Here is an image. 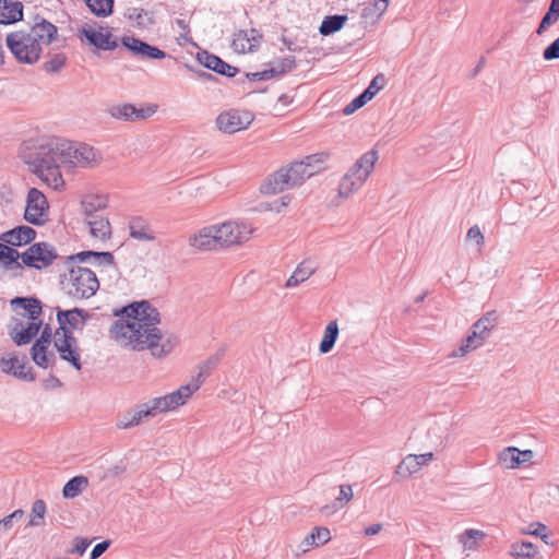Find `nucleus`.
I'll return each instance as SVG.
<instances>
[{"instance_id": "52", "label": "nucleus", "mask_w": 559, "mask_h": 559, "mask_svg": "<svg viewBox=\"0 0 559 559\" xmlns=\"http://www.w3.org/2000/svg\"><path fill=\"white\" fill-rule=\"evenodd\" d=\"M311 534L314 536L317 540V547L325 545L331 539V533L328 527L324 526H316Z\"/></svg>"}, {"instance_id": "8", "label": "nucleus", "mask_w": 559, "mask_h": 559, "mask_svg": "<svg viewBox=\"0 0 559 559\" xmlns=\"http://www.w3.org/2000/svg\"><path fill=\"white\" fill-rule=\"evenodd\" d=\"M20 259L22 267L43 270L59 259V254L51 243L39 241L32 243L25 251L20 252Z\"/></svg>"}, {"instance_id": "39", "label": "nucleus", "mask_w": 559, "mask_h": 559, "mask_svg": "<svg viewBox=\"0 0 559 559\" xmlns=\"http://www.w3.org/2000/svg\"><path fill=\"white\" fill-rule=\"evenodd\" d=\"M559 21V0H551L548 11L543 16L537 28V34L542 35L547 28Z\"/></svg>"}, {"instance_id": "36", "label": "nucleus", "mask_w": 559, "mask_h": 559, "mask_svg": "<svg viewBox=\"0 0 559 559\" xmlns=\"http://www.w3.org/2000/svg\"><path fill=\"white\" fill-rule=\"evenodd\" d=\"M88 479L85 476L72 477L63 487L62 495L67 499L78 497L82 490L87 487Z\"/></svg>"}, {"instance_id": "21", "label": "nucleus", "mask_w": 559, "mask_h": 559, "mask_svg": "<svg viewBox=\"0 0 559 559\" xmlns=\"http://www.w3.org/2000/svg\"><path fill=\"white\" fill-rule=\"evenodd\" d=\"M130 237L142 242L154 241L156 235L148 221L142 216H133L129 219Z\"/></svg>"}, {"instance_id": "4", "label": "nucleus", "mask_w": 559, "mask_h": 559, "mask_svg": "<svg viewBox=\"0 0 559 559\" xmlns=\"http://www.w3.org/2000/svg\"><path fill=\"white\" fill-rule=\"evenodd\" d=\"M91 258L98 265H110L114 263V255L108 251H82L68 257L69 271L61 278L60 284L64 294L74 300L88 299L99 288V282L95 272L76 264V262H86Z\"/></svg>"}, {"instance_id": "61", "label": "nucleus", "mask_w": 559, "mask_h": 559, "mask_svg": "<svg viewBox=\"0 0 559 559\" xmlns=\"http://www.w3.org/2000/svg\"><path fill=\"white\" fill-rule=\"evenodd\" d=\"M472 332L475 333L478 337H480V340H483L484 342L489 336V333H490L488 331V328H486V325L481 324L478 328V320L473 324Z\"/></svg>"}, {"instance_id": "18", "label": "nucleus", "mask_w": 559, "mask_h": 559, "mask_svg": "<svg viewBox=\"0 0 559 559\" xmlns=\"http://www.w3.org/2000/svg\"><path fill=\"white\" fill-rule=\"evenodd\" d=\"M191 247L199 250L211 251L221 249L215 225L203 227L189 239Z\"/></svg>"}, {"instance_id": "37", "label": "nucleus", "mask_w": 559, "mask_h": 559, "mask_svg": "<svg viewBox=\"0 0 559 559\" xmlns=\"http://www.w3.org/2000/svg\"><path fill=\"white\" fill-rule=\"evenodd\" d=\"M31 355L33 361L40 368H48L50 366V360H55V355L52 353L48 354V346L40 345L37 346L36 343L33 344L31 348Z\"/></svg>"}, {"instance_id": "50", "label": "nucleus", "mask_w": 559, "mask_h": 559, "mask_svg": "<svg viewBox=\"0 0 559 559\" xmlns=\"http://www.w3.org/2000/svg\"><path fill=\"white\" fill-rule=\"evenodd\" d=\"M526 535L539 537L546 545H549V534L546 525L542 523H532L526 528Z\"/></svg>"}, {"instance_id": "6", "label": "nucleus", "mask_w": 559, "mask_h": 559, "mask_svg": "<svg viewBox=\"0 0 559 559\" xmlns=\"http://www.w3.org/2000/svg\"><path fill=\"white\" fill-rule=\"evenodd\" d=\"M324 160V154H313L306 156L301 160L293 162L270 175L261 186V192L264 194H276L300 186L306 179L321 169V164Z\"/></svg>"}, {"instance_id": "40", "label": "nucleus", "mask_w": 559, "mask_h": 559, "mask_svg": "<svg viewBox=\"0 0 559 559\" xmlns=\"http://www.w3.org/2000/svg\"><path fill=\"white\" fill-rule=\"evenodd\" d=\"M126 16L129 20L136 21L138 26L143 28H146L155 23L153 13L141 8H129L127 10Z\"/></svg>"}, {"instance_id": "31", "label": "nucleus", "mask_w": 559, "mask_h": 559, "mask_svg": "<svg viewBox=\"0 0 559 559\" xmlns=\"http://www.w3.org/2000/svg\"><path fill=\"white\" fill-rule=\"evenodd\" d=\"M524 451H520L514 447H508L499 453L498 461L506 468H514L524 461L522 459Z\"/></svg>"}, {"instance_id": "34", "label": "nucleus", "mask_w": 559, "mask_h": 559, "mask_svg": "<svg viewBox=\"0 0 559 559\" xmlns=\"http://www.w3.org/2000/svg\"><path fill=\"white\" fill-rule=\"evenodd\" d=\"M340 330L336 320L330 321L325 326L323 338L320 343L319 349L322 354H326L332 350L337 340Z\"/></svg>"}, {"instance_id": "19", "label": "nucleus", "mask_w": 559, "mask_h": 559, "mask_svg": "<svg viewBox=\"0 0 559 559\" xmlns=\"http://www.w3.org/2000/svg\"><path fill=\"white\" fill-rule=\"evenodd\" d=\"M197 59L203 67L227 78H234L239 71L238 68L228 64L219 57L205 50L198 52Z\"/></svg>"}, {"instance_id": "53", "label": "nucleus", "mask_w": 559, "mask_h": 559, "mask_svg": "<svg viewBox=\"0 0 559 559\" xmlns=\"http://www.w3.org/2000/svg\"><path fill=\"white\" fill-rule=\"evenodd\" d=\"M543 58L546 61L559 59V37L544 49Z\"/></svg>"}, {"instance_id": "46", "label": "nucleus", "mask_w": 559, "mask_h": 559, "mask_svg": "<svg viewBox=\"0 0 559 559\" xmlns=\"http://www.w3.org/2000/svg\"><path fill=\"white\" fill-rule=\"evenodd\" d=\"M419 471L418 461L414 456V454H408L405 456L402 462L396 467V475L401 477H409L411 475L417 473Z\"/></svg>"}, {"instance_id": "55", "label": "nucleus", "mask_w": 559, "mask_h": 559, "mask_svg": "<svg viewBox=\"0 0 559 559\" xmlns=\"http://www.w3.org/2000/svg\"><path fill=\"white\" fill-rule=\"evenodd\" d=\"M246 76L252 82L265 81L274 78V71H272V69L270 68L260 72L247 73Z\"/></svg>"}, {"instance_id": "24", "label": "nucleus", "mask_w": 559, "mask_h": 559, "mask_svg": "<svg viewBox=\"0 0 559 559\" xmlns=\"http://www.w3.org/2000/svg\"><path fill=\"white\" fill-rule=\"evenodd\" d=\"M20 252L12 248L10 245L2 241L0 248V263L2 264L5 271H19L21 274L22 263L19 261Z\"/></svg>"}, {"instance_id": "10", "label": "nucleus", "mask_w": 559, "mask_h": 559, "mask_svg": "<svg viewBox=\"0 0 559 559\" xmlns=\"http://www.w3.org/2000/svg\"><path fill=\"white\" fill-rule=\"evenodd\" d=\"M48 210L45 194L36 188L29 189L24 212L25 221L35 226H43L48 221Z\"/></svg>"}, {"instance_id": "14", "label": "nucleus", "mask_w": 559, "mask_h": 559, "mask_svg": "<svg viewBox=\"0 0 559 559\" xmlns=\"http://www.w3.org/2000/svg\"><path fill=\"white\" fill-rule=\"evenodd\" d=\"M108 115L117 120L135 121L151 117L155 109L153 108H136L132 104L111 105L107 108Z\"/></svg>"}, {"instance_id": "60", "label": "nucleus", "mask_w": 559, "mask_h": 559, "mask_svg": "<svg viewBox=\"0 0 559 559\" xmlns=\"http://www.w3.org/2000/svg\"><path fill=\"white\" fill-rule=\"evenodd\" d=\"M109 546H110L109 540H104V542L96 544L91 551V559L99 558L108 549Z\"/></svg>"}, {"instance_id": "58", "label": "nucleus", "mask_w": 559, "mask_h": 559, "mask_svg": "<svg viewBox=\"0 0 559 559\" xmlns=\"http://www.w3.org/2000/svg\"><path fill=\"white\" fill-rule=\"evenodd\" d=\"M467 239L469 240H476L477 245L478 246H481L484 243V235L480 230V228L475 225V226H472L468 230H467V235H466Z\"/></svg>"}, {"instance_id": "25", "label": "nucleus", "mask_w": 559, "mask_h": 559, "mask_svg": "<svg viewBox=\"0 0 559 559\" xmlns=\"http://www.w3.org/2000/svg\"><path fill=\"white\" fill-rule=\"evenodd\" d=\"M11 306L16 312L23 309L32 320H37L41 313L40 301L36 298L15 297L11 300Z\"/></svg>"}, {"instance_id": "54", "label": "nucleus", "mask_w": 559, "mask_h": 559, "mask_svg": "<svg viewBox=\"0 0 559 559\" xmlns=\"http://www.w3.org/2000/svg\"><path fill=\"white\" fill-rule=\"evenodd\" d=\"M16 364H19L17 356H13L10 358H4V357L0 358V368H1V371L4 373L12 374Z\"/></svg>"}, {"instance_id": "63", "label": "nucleus", "mask_w": 559, "mask_h": 559, "mask_svg": "<svg viewBox=\"0 0 559 559\" xmlns=\"http://www.w3.org/2000/svg\"><path fill=\"white\" fill-rule=\"evenodd\" d=\"M511 554L518 559H524V542L513 544Z\"/></svg>"}, {"instance_id": "33", "label": "nucleus", "mask_w": 559, "mask_h": 559, "mask_svg": "<svg viewBox=\"0 0 559 559\" xmlns=\"http://www.w3.org/2000/svg\"><path fill=\"white\" fill-rule=\"evenodd\" d=\"M258 46V39L252 36L249 37L247 32L239 31L234 34L231 47L238 53L252 51Z\"/></svg>"}, {"instance_id": "27", "label": "nucleus", "mask_w": 559, "mask_h": 559, "mask_svg": "<svg viewBox=\"0 0 559 559\" xmlns=\"http://www.w3.org/2000/svg\"><path fill=\"white\" fill-rule=\"evenodd\" d=\"M347 20L348 16L346 14L328 15L321 22V25L319 26V33L322 36L332 35L341 31L344 27Z\"/></svg>"}, {"instance_id": "23", "label": "nucleus", "mask_w": 559, "mask_h": 559, "mask_svg": "<svg viewBox=\"0 0 559 559\" xmlns=\"http://www.w3.org/2000/svg\"><path fill=\"white\" fill-rule=\"evenodd\" d=\"M316 271L317 264L312 260H304L287 280L285 286L288 288L296 287L307 281Z\"/></svg>"}, {"instance_id": "38", "label": "nucleus", "mask_w": 559, "mask_h": 559, "mask_svg": "<svg viewBox=\"0 0 559 559\" xmlns=\"http://www.w3.org/2000/svg\"><path fill=\"white\" fill-rule=\"evenodd\" d=\"M534 444L531 449H526V467L528 465H537L544 461L546 454V447L544 442L538 441L534 436H531Z\"/></svg>"}, {"instance_id": "28", "label": "nucleus", "mask_w": 559, "mask_h": 559, "mask_svg": "<svg viewBox=\"0 0 559 559\" xmlns=\"http://www.w3.org/2000/svg\"><path fill=\"white\" fill-rule=\"evenodd\" d=\"M179 395H175V393L166 394L164 396L154 397L150 400V403L152 405V409L154 411L155 415L166 413L169 411L176 409L181 404L179 403Z\"/></svg>"}, {"instance_id": "42", "label": "nucleus", "mask_w": 559, "mask_h": 559, "mask_svg": "<svg viewBox=\"0 0 559 559\" xmlns=\"http://www.w3.org/2000/svg\"><path fill=\"white\" fill-rule=\"evenodd\" d=\"M484 341L480 340L475 333L471 332L465 340H463L461 346L451 353V357H463L471 350H474L483 345Z\"/></svg>"}, {"instance_id": "29", "label": "nucleus", "mask_w": 559, "mask_h": 559, "mask_svg": "<svg viewBox=\"0 0 559 559\" xmlns=\"http://www.w3.org/2000/svg\"><path fill=\"white\" fill-rule=\"evenodd\" d=\"M86 222L90 226L91 235L97 239H106L111 234L110 224L107 218L102 215L93 216L86 218Z\"/></svg>"}, {"instance_id": "3", "label": "nucleus", "mask_w": 559, "mask_h": 559, "mask_svg": "<svg viewBox=\"0 0 559 559\" xmlns=\"http://www.w3.org/2000/svg\"><path fill=\"white\" fill-rule=\"evenodd\" d=\"M58 37V27L46 19L36 15L26 28L11 32L5 43L19 63L34 64L41 56L44 47Z\"/></svg>"}, {"instance_id": "11", "label": "nucleus", "mask_w": 559, "mask_h": 559, "mask_svg": "<svg viewBox=\"0 0 559 559\" xmlns=\"http://www.w3.org/2000/svg\"><path fill=\"white\" fill-rule=\"evenodd\" d=\"M67 167L74 168H94L100 160L102 155L93 146L85 143L74 144L71 142V150L69 151Z\"/></svg>"}, {"instance_id": "49", "label": "nucleus", "mask_w": 559, "mask_h": 559, "mask_svg": "<svg viewBox=\"0 0 559 559\" xmlns=\"http://www.w3.org/2000/svg\"><path fill=\"white\" fill-rule=\"evenodd\" d=\"M296 68V58L294 56H287L282 58L271 68L274 71V76L284 74Z\"/></svg>"}, {"instance_id": "15", "label": "nucleus", "mask_w": 559, "mask_h": 559, "mask_svg": "<svg viewBox=\"0 0 559 559\" xmlns=\"http://www.w3.org/2000/svg\"><path fill=\"white\" fill-rule=\"evenodd\" d=\"M384 82L385 78L383 74L376 75L369 86L343 108V114L345 116L352 115L365 106L383 87Z\"/></svg>"}, {"instance_id": "51", "label": "nucleus", "mask_w": 559, "mask_h": 559, "mask_svg": "<svg viewBox=\"0 0 559 559\" xmlns=\"http://www.w3.org/2000/svg\"><path fill=\"white\" fill-rule=\"evenodd\" d=\"M223 356L224 349H219L216 354L212 355L199 365V372H204V378L209 376L211 370L217 366Z\"/></svg>"}, {"instance_id": "59", "label": "nucleus", "mask_w": 559, "mask_h": 559, "mask_svg": "<svg viewBox=\"0 0 559 559\" xmlns=\"http://www.w3.org/2000/svg\"><path fill=\"white\" fill-rule=\"evenodd\" d=\"M51 337H52V332H51V328L47 324L43 331H41V334L39 336V338H37L35 341V343L37 344V346L40 345H46V346H49V344L51 343Z\"/></svg>"}, {"instance_id": "7", "label": "nucleus", "mask_w": 559, "mask_h": 559, "mask_svg": "<svg viewBox=\"0 0 559 559\" xmlns=\"http://www.w3.org/2000/svg\"><path fill=\"white\" fill-rule=\"evenodd\" d=\"M378 158L379 154L376 150H370L362 154L341 178L338 195L347 199L357 192L373 171Z\"/></svg>"}, {"instance_id": "26", "label": "nucleus", "mask_w": 559, "mask_h": 559, "mask_svg": "<svg viewBox=\"0 0 559 559\" xmlns=\"http://www.w3.org/2000/svg\"><path fill=\"white\" fill-rule=\"evenodd\" d=\"M390 0H372L361 10V17L371 24L378 22L389 7Z\"/></svg>"}, {"instance_id": "48", "label": "nucleus", "mask_w": 559, "mask_h": 559, "mask_svg": "<svg viewBox=\"0 0 559 559\" xmlns=\"http://www.w3.org/2000/svg\"><path fill=\"white\" fill-rule=\"evenodd\" d=\"M12 376L28 382L35 380V374L32 367L27 364L26 357H23L22 360L19 359V364L15 365Z\"/></svg>"}, {"instance_id": "1", "label": "nucleus", "mask_w": 559, "mask_h": 559, "mask_svg": "<svg viewBox=\"0 0 559 559\" xmlns=\"http://www.w3.org/2000/svg\"><path fill=\"white\" fill-rule=\"evenodd\" d=\"M127 318L117 320L109 330L111 338L133 350L150 349L154 357H164L173 352L177 344L176 337L164 338L156 326L160 314L147 300L135 301L116 312Z\"/></svg>"}, {"instance_id": "35", "label": "nucleus", "mask_w": 559, "mask_h": 559, "mask_svg": "<svg viewBox=\"0 0 559 559\" xmlns=\"http://www.w3.org/2000/svg\"><path fill=\"white\" fill-rule=\"evenodd\" d=\"M107 199L103 195H86L82 201V207L86 218L97 216V212L105 209Z\"/></svg>"}, {"instance_id": "12", "label": "nucleus", "mask_w": 559, "mask_h": 559, "mask_svg": "<svg viewBox=\"0 0 559 559\" xmlns=\"http://www.w3.org/2000/svg\"><path fill=\"white\" fill-rule=\"evenodd\" d=\"M253 121L252 112L248 110L229 109L216 118L217 128L224 133H236L247 129Z\"/></svg>"}, {"instance_id": "45", "label": "nucleus", "mask_w": 559, "mask_h": 559, "mask_svg": "<svg viewBox=\"0 0 559 559\" xmlns=\"http://www.w3.org/2000/svg\"><path fill=\"white\" fill-rule=\"evenodd\" d=\"M46 512H47L46 502L41 499L35 500L32 506L28 526L43 525Z\"/></svg>"}, {"instance_id": "43", "label": "nucleus", "mask_w": 559, "mask_h": 559, "mask_svg": "<svg viewBox=\"0 0 559 559\" xmlns=\"http://www.w3.org/2000/svg\"><path fill=\"white\" fill-rule=\"evenodd\" d=\"M93 14L106 17L112 13L115 0H84Z\"/></svg>"}, {"instance_id": "16", "label": "nucleus", "mask_w": 559, "mask_h": 559, "mask_svg": "<svg viewBox=\"0 0 559 559\" xmlns=\"http://www.w3.org/2000/svg\"><path fill=\"white\" fill-rule=\"evenodd\" d=\"M150 401L138 405L133 411L126 413L117 421V427L120 429H128L140 425L144 420L155 417Z\"/></svg>"}, {"instance_id": "47", "label": "nucleus", "mask_w": 559, "mask_h": 559, "mask_svg": "<svg viewBox=\"0 0 559 559\" xmlns=\"http://www.w3.org/2000/svg\"><path fill=\"white\" fill-rule=\"evenodd\" d=\"M67 56L63 52L53 53L49 60L44 62L43 69L47 73H58L67 63Z\"/></svg>"}, {"instance_id": "62", "label": "nucleus", "mask_w": 559, "mask_h": 559, "mask_svg": "<svg viewBox=\"0 0 559 559\" xmlns=\"http://www.w3.org/2000/svg\"><path fill=\"white\" fill-rule=\"evenodd\" d=\"M414 456L417 459L418 467L420 469L423 466H426L429 464V462L433 459V453L427 452L424 454H414Z\"/></svg>"}, {"instance_id": "13", "label": "nucleus", "mask_w": 559, "mask_h": 559, "mask_svg": "<svg viewBox=\"0 0 559 559\" xmlns=\"http://www.w3.org/2000/svg\"><path fill=\"white\" fill-rule=\"evenodd\" d=\"M121 43L133 56L142 60L164 59L167 56L166 52L158 47L152 46L132 36H123Z\"/></svg>"}, {"instance_id": "64", "label": "nucleus", "mask_w": 559, "mask_h": 559, "mask_svg": "<svg viewBox=\"0 0 559 559\" xmlns=\"http://www.w3.org/2000/svg\"><path fill=\"white\" fill-rule=\"evenodd\" d=\"M188 69L193 71L197 74V76L199 79L203 80V81H214V80H216V78L213 74H211L209 72H205L203 70H194L192 67H188Z\"/></svg>"}, {"instance_id": "17", "label": "nucleus", "mask_w": 559, "mask_h": 559, "mask_svg": "<svg viewBox=\"0 0 559 559\" xmlns=\"http://www.w3.org/2000/svg\"><path fill=\"white\" fill-rule=\"evenodd\" d=\"M36 230L26 225L16 226L0 235V240L10 245L12 248L22 247L31 243L36 238Z\"/></svg>"}, {"instance_id": "44", "label": "nucleus", "mask_w": 559, "mask_h": 559, "mask_svg": "<svg viewBox=\"0 0 559 559\" xmlns=\"http://www.w3.org/2000/svg\"><path fill=\"white\" fill-rule=\"evenodd\" d=\"M485 536L486 534L480 530L468 528L460 535L459 539L465 550H473L477 548L478 540Z\"/></svg>"}, {"instance_id": "41", "label": "nucleus", "mask_w": 559, "mask_h": 559, "mask_svg": "<svg viewBox=\"0 0 559 559\" xmlns=\"http://www.w3.org/2000/svg\"><path fill=\"white\" fill-rule=\"evenodd\" d=\"M204 381V372H198L197 377L192 380L191 383L186 385H181L177 391H175V395H179V403L183 405L187 400L201 386Z\"/></svg>"}, {"instance_id": "2", "label": "nucleus", "mask_w": 559, "mask_h": 559, "mask_svg": "<svg viewBox=\"0 0 559 559\" xmlns=\"http://www.w3.org/2000/svg\"><path fill=\"white\" fill-rule=\"evenodd\" d=\"M71 141L58 136H43L23 144L20 156L49 187L58 190L64 181L60 166H66Z\"/></svg>"}, {"instance_id": "56", "label": "nucleus", "mask_w": 559, "mask_h": 559, "mask_svg": "<svg viewBox=\"0 0 559 559\" xmlns=\"http://www.w3.org/2000/svg\"><path fill=\"white\" fill-rule=\"evenodd\" d=\"M91 542L86 538H75L74 539V547L69 550V554H79V555H83L87 547L90 546Z\"/></svg>"}, {"instance_id": "20", "label": "nucleus", "mask_w": 559, "mask_h": 559, "mask_svg": "<svg viewBox=\"0 0 559 559\" xmlns=\"http://www.w3.org/2000/svg\"><path fill=\"white\" fill-rule=\"evenodd\" d=\"M80 33L82 36H84L90 45L98 49L114 50L118 46L117 40L112 39L111 33L108 31L103 32V28L96 31L93 28L83 27Z\"/></svg>"}, {"instance_id": "22", "label": "nucleus", "mask_w": 559, "mask_h": 559, "mask_svg": "<svg viewBox=\"0 0 559 559\" xmlns=\"http://www.w3.org/2000/svg\"><path fill=\"white\" fill-rule=\"evenodd\" d=\"M23 19V4L20 1L0 0V24H12Z\"/></svg>"}, {"instance_id": "5", "label": "nucleus", "mask_w": 559, "mask_h": 559, "mask_svg": "<svg viewBox=\"0 0 559 559\" xmlns=\"http://www.w3.org/2000/svg\"><path fill=\"white\" fill-rule=\"evenodd\" d=\"M90 318L91 314L81 308L57 310L59 328L56 331L53 344L60 358L68 361L76 370L82 369V362L78 340L71 330H82Z\"/></svg>"}, {"instance_id": "9", "label": "nucleus", "mask_w": 559, "mask_h": 559, "mask_svg": "<svg viewBox=\"0 0 559 559\" xmlns=\"http://www.w3.org/2000/svg\"><path fill=\"white\" fill-rule=\"evenodd\" d=\"M215 227L221 249L241 245L249 240L253 233L251 225L245 222L228 221L215 224Z\"/></svg>"}, {"instance_id": "57", "label": "nucleus", "mask_w": 559, "mask_h": 559, "mask_svg": "<svg viewBox=\"0 0 559 559\" xmlns=\"http://www.w3.org/2000/svg\"><path fill=\"white\" fill-rule=\"evenodd\" d=\"M486 325V328H488V331L490 332L497 324V316H496V312L492 311V312H488L486 313L484 317H481L479 320H478V328L480 325Z\"/></svg>"}, {"instance_id": "32", "label": "nucleus", "mask_w": 559, "mask_h": 559, "mask_svg": "<svg viewBox=\"0 0 559 559\" xmlns=\"http://www.w3.org/2000/svg\"><path fill=\"white\" fill-rule=\"evenodd\" d=\"M353 498V488L350 485L345 484L340 486V495L335 498L334 502L329 506L322 507L321 511L325 514H331L337 511L338 509L344 508L347 502H349Z\"/></svg>"}, {"instance_id": "30", "label": "nucleus", "mask_w": 559, "mask_h": 559, "mask_svg": "<svg viewBox=\"0 0 559 559\" xmlns=\"http://www.w3.org/2000/svg\"><path fill=\"white\" fill-rule=\"evenodd\" d=\"M40 326V320L38 322L33 320L25 329H22L20 332H14L15 330H13L10 335L17 346L26 345L38 334Z\"/></svg>"}]
</instances>
